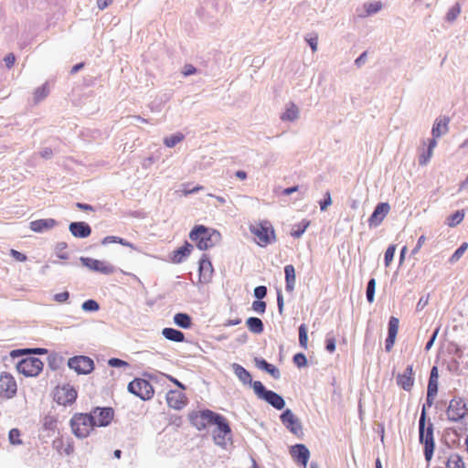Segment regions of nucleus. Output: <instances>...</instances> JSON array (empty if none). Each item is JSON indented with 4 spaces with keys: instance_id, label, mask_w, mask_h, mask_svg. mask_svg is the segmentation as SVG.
<instances>
[{
    "instance_id": "obj_1",
    "label": "nucleus",
    "mask_w": 468,
    "mask_h": 468,
    "mask_svg": "<svg viewBox=\"0 0 468 468\" xmlns=\"http://www.w3.org/2000/svg\"><path fill=\"white\" fill-rule=\"evenodd\" d=\"M189 237L200 250H206L212 248L219 240L220 234L216 230L199 225L192 229Z\"/></svg>"
},
{
    "instance_id": "obj_2",
    "label": "nucleus",
    "mask_w": 468,
    "mask_h": 468,
    "mask_svg": "<svg viewBox=\"0 0 468 468\" xmlns=\"http://www.w3.org/2000/svg\"><path fill=\"white\" fill-rule=\"evenodd\" d=\"M72 433L79 439L89 437L95 428L92 415L88 413H75L69 420Z\"/></svg>"
},
{
    "instance_id": "obj_3",
    "label": "nucleus",
    "mask_w": 468,
    "mask_h": 468,
    "mask_svg": "<svg viewBox=\"0 0 468 468\" xmlns=\"http://www.w3.org/2000/svg\"><path fill=\"white\" fill-rule=\"evenodd\" d=\"M250 231L254 235L256 243L261 247H266L275 241L274 229L268 220L250 225Z\"/></svg>"
},
{
    "instance_id": "obj_4",
    "label": "nucleus",
    "mask_w": 468,
    "mask_h": 468,
    "mask_svg": "<svg viewBox=\"0 0 468 468\" xmlns=\"http://www.w3.org/2000/svg\"><path fill=\"white\" fill-rule=\"evenodd\" d=\"M425 418L426 413L423 409L420 418V441L424 444L425 459L430 462L434 450L433 429L431 424L425 428Z\"/></svg>"
},
{
    "instance_id": "obj_5",
    "label": "nucleus",
    "mask_w": 468,
    "mask_h": 468,
    "mask_svg": "<svg viewBox=\"0 0 468 468\" xmlns=\"http://www.w3.org/2000/svg\"><path fill=\"white\" fill-rule=\"evenodd\" d=\"M252 388L254 389V392L260 399L267 401L269 404H271L273 408L277 410L283 409L285 402L282 396H280L274 391L267 390L261 381H254L252 384Z\"/></svg>"
},
{
    "instance_id": "obj_6",
    "label": "nucleus",
    "mask_w": 468,
    "mask_h": 468,
    "mask_svg": "<svg viewBox=\"0 0 468 468\" xmlns=\"http://www.w3.org/2000/svg\"><path fill=\"white\" fill-rule=\"evenodd\" d=\"M216 429L213 431V440L219 446H226L227 442L231 439V430L225 417L218 415L214 419Z\"/></svg>"
},
{
    "instance_id": "obj_7",
    "label": "nucleus",
    "mask_w": 468,
    "mask_h": 468,
    "mask_svg": "<svg viewBox=\"0 0 468 468\" xmlns=\"http://www.w3.org/2000/svg\"><path fill=\"white\" fill-rule=\"evenodd\" d=\"M129 392L139 397L143 400H148L153 398L154 390L151 383L143 378H135L128 385Z\"/></svg>"
},
{
    "instance_id": "obj_8",
    "label": "nucleus",
    "mask_w": 468,
    "mask_h": 468,
    "mask_svg": "<svg viewBox=\"0 0 468 468\" xmlns=\"http://www.w3.org/2000/svg\"><path fill=\"white\" fill-rule=\"evenodd\" d=\"M43 362L34 356L23 358L16 366L17 371L25 377H37L43 369Z\"/></svg>"
},
{
    "instance_id": "obj_9",
    "label": "nucleus",
    "mask_w": 468,
    "mask_h": 468,
    "mask_svg": "<svg viewBox=\"0 0 468 468\" xmlns=\"http://www.w3.org/2000/svg\"><path fill=\"white\" fill-rule=\"evenodd\" d=\"M218 415L219 414L209 410L195 411L189 415V420L191 424L198 431H203L207 426L213 425L214 419H216Z\"/></svg>"
},
{
    "instance_id": "obj_10",
    "label": "nucleus",
    "mask_w": 468,
    "mask_h": 468,
    "mask_svg": "<svg viewBox=\"0 0 468 468\" xmlns=\"http://www.w3.org/2000/svg\"><path fill=\"white\" fill-rule=\"evenodd\" d=\"M68 367L78 375H88L94 369L93 360L86 356H75L68 360Z\"/></svg>"
},
{
    "instance_id": "obj_11",
    "label": "nucleus",
    "mask_w": 468,
    "mask_h": 468,
    "mask_svg": "<svg viewBox=\"0 0 468 468\" xmlns=\"http://www.w3.org/2000/svg\"><path fill=\"white\" fill-rule=\"evenodd\" d=\"M17 391V385L15 378L7 372L0 373V397L3 399L13 398Z\"/></svg>"
},
{
    "instance_id": "obj_12",
    "label": "nucleus",
    "mask_w": 468,
    "mask_h": 468,
    "mask_svg": "<svg viewBox=\"0 0 468 468\" xmlns=\"http://www.w3.org/2000/svg\"><path fill=\"white\" fill-rule=\"evenodd\" d=\"M92 415V419L95 422V427H105L108 426L114 417V411L112 408L104 407V408H94L92 411L90 413Z\"/></svg>"
},
{
    "instance_id": "obj_13",
    "label": "nucleus",
    "mask_w": 468,
    "mask_h": 468,
    "mask_svg": "<svg viewBox=\"0 0 468 468\" xmlns=\"http://www.w3.org/2000/svg\"><path fill=\"white\" fill-rule=\"evenodd\" d=\"M77 390L73 387L66 385L57 388L55 399L58 404L67 406L74 403L77 399Z\"/></svg>"
},
{
    "instance_id": "obj_14",
    "label": "nucleus",
    "mask_w": 468,
    "mask_h": 468,
    "mask_svg": "<svg viewBox=\"0 0 468 468\" xmlns=\"http://www.w3.org/2000/svg\"><path fill=\"white\" fill-rule=\"evenodd\" d=\"M465 403L461 399H452L446 410V415L449 420L458 421L462 420L466 414Z\"/></svg>"
},
{
    "instance_id": "obj_15",
    "label": "nucleus",
    "mask_w": 468,
    "mask_h": 468,
    "mask_svg": "<svg viewBox=\"0 0 468 468\" xmlns=\"http://www.w3.org/2000/svg\"><path fill=\"white\" fill-rule=\"evenodd\" d=\"M282 423L293 434L300 436L303 434V428L299 419L293 412L287 409L281 415Z\"/></svg>"
},
{
    "instance_id": "obj_16",
    "label": "nucleus",
    "mask_w": 468,
    "mask_h": 468,
    "mask_svg": "<svg viewBox=\"0 0 468 468\" xmlns=\"http://www.w3.org/2000/svg\"><path fill=\"white\" fill-rule=\"evenodd\" d=\"M290 454L293 461L302 468H306L310 458V452L304 444H295L290 448Z\"/></svg>"
},
{
    "instance_id": "obj_17",
    "label": "nucleus",
    "mask_w": 468,
    "mask_h": 468,
    "mask_svg": "<svg viewBox=\"0 0 468 468\" xmlns=\"http://www.w3.org/2000/svg\"><path fill=\"white\" fill-rule=\"evenodd\" d=\"M80 260L82 264L91 271L103 274H111L114 271V267L107 261L91 258H81Z\"/></svg>"
},
{
    "instance_id": "obj_18",
    "label": "nucleus",
    "mask_w": 468,
    "mask_h": 468,
    "mask_svg": "<svg viewBox=\"0 0 468 468\" xmlns=\"http://www.w3.org/2000/svg\"><path fill=\"white\" fill-rule=\"evenodd\" d=\"M390 211V206L387 202L377 205L372 215L368 218L370 228L379 226Z\"/></svg>"
},
{
    "instance_id": "obj_19",
    "label": "nucleus",
    "mask_w": 468,
    "mask_h": 468,
    "mask_svg": "<svg viewBox=\"0 0 468 468\" xmlns=\"http://www.w3.org/2000/svg\"><path fill=\"white\" fill-rule=\"evenodd\" d=\"M166 402L170 408L181 410L186 405L187 398L182 391L170 390L166 394Z\"/></svg>"
},
{
    "instance_id": "obj_20",
    "label": "nucleus",
    "mask_w": 468,
    "mask_h": 468,
    "mask_svg": "<svg viewBox=\"0 0 468 468\" xmlns=\"http://www.w3.org/2000/svg\"><path fill=\"white\" fill-rule=\"evenodd\" d=\"M397 384L406 391H410L414 385V372L411 365L403 373L397 376Z\"/></svg>"
},
{
    "instance_id": "obj_21",
    "label": "nucleus",
    "mask_w": 468,
    "mask_h": 468,
    "mask_svg": "<svg viewBox=\"0 0 468 468\" xmlns=\"http://www.w3.org/2000/svg\"><path fill=\"white\" fill-rule=\"evenodd\" d=\"M438 379H439L438 368H437V367H433L431 370V375H430V379H429L428 388H427V403L429 405L432 404V401L437 395Z\"/></svg>"
},
{
    "instance_id": "obj_22",
    "label": "nucleus",
    "mask_w": 468,
    "mask_h": 468,
    "mask_svg": "<svg viewBox=\"0 0 468 468\" xmlns=\"http://www.w3.org/2000/svg\"><path fill=\"white\" fill-rule=\"evenodd\" d=\"M399 321L397 317L391 316L388 322V334L385 343L386 351L390 352L393 348L398 331Z\"/></svg>"
},
{
    "instance_id": "obj_23",
    "label": "nucleus",
    "mask_w": 468,
    "mask_h": 468,
    "mask_svg": "<svg viewBox=\"0 0 468 468\" xmlns=\"http://www.w3.org/2000/svg\"><path fill=\"white\" fill-rule=\"evenodd\" d=\"M213 274V267L210 261L206 257H202L199 261V279L204 282H209Z\"/></svg>"
},
{
    "instance_id": "obj_24",
    "label": "nucleus",
    "mask_w": 468,
    "mask_h": 468,
    "mask_svg": "<svg viewBox=\"0 0 468 468\" xmlns=\"http://www.w3.org/2000/svg\"><path fill=\"white\" fill-rule=\"evenodd\" d=\"M71 234L76 238H87L91 233L90 227L85 222H72L69 225Z\"/></svg>"
},
{
    "instance_id": "obj_25",
    "label": "nucleus",
    "mask_w": 468,
    "mask_h": 468,
    "mask_svg": "<svg viewBox=\"0 0 468 468\" xmlns=\"http://www.w3.org/2000/svg\"><path fill=\"white\" fill-rule=\"evenodd\" d=\"M449 122H450V118H448V117H442V118L441 117V118L436 119L434 122L432 130H431V133L433 136L432 139L436 140L442 134L447 133L448 130H449V127H448Z\"/></svg>"
},
{
    "instance_id": "obj_26",
    "label": "nucleus",
    "mask_w": 468,
    "mask_h": 468,
    "mask_svg": "<svg viewBox=\"0 0 468 468\" xmlns=\"http://www.w3.org/2000/svg\"><path fill=\"white\" fill-rule=\"evenodd\" d=\"M57 222L53 218H43L31 221L29 224L30 229L34 232H43L48 229H53Z\"/></svg>"
},
{
    "instance_id": "obj_27",
    "label": "nucleus",
    "mask_w": 468,
    "mask_h": 468,
    "mask_svg": "<svg viewBox=\"0 0 468 468\" xmlns=\"http://www.w3.org/2000/svg\"><path fill=\"white\" fill-rule=\"evenodd\" d=\"M192 249L193 246L190 243L186 242L184 246L178 248L173 252V256L171 258L172 261L174 263L182 262L184 259L191 253Z\"/></svg>"
},
{
    "instance_id": "obj_28",
    "label": "nucleus",
    "mask_w": 468,
    "mask_h": 468,
    "mask_svg": "<svg viewBox=\"0 0 468 468\" xmlns=\"http://www.w3.org/2000/svg\"><path fill=\"white\" fill-rule=\"evenodd\" d=\"M286 291L292 292L295 285V269L292 264L284 267Z\"/></svg>"
},
{
    "instance_id": "obj_29",
    "label": "nucleus",
    "mask_w": 468,
    "mask_h": 468,
    "mask_svg": "<svg viewBox=\"0 0 468 468\" xmlns=\"http://www.w3.org/2000/svg\"><path fill=\"white\" fill-rule=\"evenodd\" d=\"M437 145V141L435 139H431L428 144L427 151H423L419 156V164L420 165H426L433 154V150Z\"/></svg>"
},
{
    "instance_id": "obj_30",
    "label": "nucleus",
    "mask_w": 468,
    "mask_h": 468,
    "mask_svg": "<svg viewBox=\"0 0 468 468\" xmlns=\"http://www.w3.org/2000/svg\"><path fill=\"white\" fill-rule=\"evenodd\" d=\"M162 335L168 340L174 341V342H184L185 341V335L184 334L176 329L166 327L164 328L162 331Z\"/></svg>"
},
{
    "instance_id": "obj_31",
    "label": "nucleus",
    "mask_w": 468,
    "mask_h": 468,
    "mask_svg": "<svg viewBox=\"0 0 468 468\" xmlns=\"http://www.w3.org/2000/svg\"><path fill=\"white\" fill-rule=\"evenodd\" d=\"M246 324L249 330L254 334H261L263 332V323L260 318L250 317L247 319Z\"/></svg>"
},
{
    "instance_id": "obj_32",
    "label": "nucleus",
    "mask_w": 468,
    "mask_h": 468,
    "mask_svg": "<svg viewBox=\"0 0 468 468\" xmlns=\"http://www.w3.org/2000/svg\"><path fill=\"white\" fill-rule=\"evenodd\" d=\"M233 369L237 377L244 384L251 382V376L250 372L239 364H233Z\"/></svg>"
},
{
    "instance_id": "obj_33",
    "label": "nucleus",
    "mask_w": 468,
    "mask_h": 468,
    "mask_svg": "<svg viewBox=\"0 0 468 468\" xmlns=\"http://www.w3.org/2000/svg\"><path fill=\"white\" fill-rule=\"evenodd\" d=\"M446 468H465V463L459 454L452 453L447 459Z\"/></svg>"
},
{
    "instance_id": "obj_34",
    "label": "nucleus",
    "mask_w": 468,
    "mask_h": 468,
    "mask_svg": "<svg viewBox=\"0 0 468 468\" xmlns=\"http://www.w3.org/2000/svg\"><path fill=\"white\" fill-rule=\"evenodd\" d=\"M174 322L182 328H189L191 326V317L183 313H178L174 316Z\"/></svg>"
},
{
    "instance_id": "obj_35",
    "label": "nucleus",
    "mask_w": 468,
    "mask_h": 468,
    "mask_svg": "<svg viewBox=\"0 0 468 468\" xmlns=\"http://www.w3.org/2000/svg\"><path fill=\"white\" fill-rule=\"evenodd\" d=\"M464 218V212L463 210H457L452 215L449 216L447 218V225L451 228H453L460 224Z\"/></svg>"
},
{
    "instance_id": "obj_36",
    "label": "nucleus",
    "mask_w": 468,
    "mask_h": 468,
    "mask_svg": "<svg viewBox=\"0 0 468 468\" xmlns=\"http://www.w3.org/2000/svg\"><path fill=\"white\" fill-rule=\"evenodd\" d=\"M259 367L261 368L264 369L265 371H267L269 374H271L275 378H278L280 377L279 369L275 366L268 363L264 359H262L259 362Z\"/></svg>"
},
{
    "instance_id": "obj_37",
    "label": "nucleus",
    "mask_w": 468,
    "mask_h": 468,
    "mask_svg": "<svg viewBox=\"0 0 468 468\" xmlns=\"http://www.w3.org/2000/svg\"><path fill=\"white\" fill-rule=\"evenodd\" d=\"M298 108L296 105L292 104L290 105L285 112L282 115V119L283 121H294L298 118Z\"/></svg>"
},
{
    "instance_id": "obj_38",
    "label": "nucleus",
    "mask_w": 468,
    "mask_h": 468,
    "mask_svg": "<svg viewBox=\"0 0 468 468\" xmlns=\"http://www.w3.org/2000/svg\"><path fill=\"white\" fill-rule=\"evenodd\" d=\"M299 344L302 348H308L307 326L304 324L299 326Z\"/></svg>"
},
{
    "instance_id": "obj_39",
    "label": "nucleus",
    "mask_w": 468,
    "mask_h": 468,
    "mask_svg": "<svg viewBox=\"0 0 468 468\" xmlns=\"http://www.w3.org/2000/svg\"><path fill=\"white\" fill-rule=\"evenodd\" d=\"M183 139H184V135L182 133H178L173 134L171 136L165 137L164 139V144L167 147H174L176 144H177L178 143L183 141Z\"/></svg>"
},
{
    "instance_id": "obj_40",
    "label": "nucleus",
    "mask_w": 468,
    "mask_h": 468,
    "mask_svg": "<svg viewBox=\"0 0 468 468\" xmlns=\"http://www.w3.org/2000/svg\"><path fill=\"white\" fill-rule=\"evenodd\" d=\"M468 248V243L464 242L454 252L453 254L451 256L450 258V262L451 263H454L456 261H458L462 256L463 255V253L466 251Z\"/></svg>"
},
{
    "instance_id": "obj_41",
    "label": "nucleus",
    "mask_w": 468,
    "mask_h": 468,
    "mask_svg": "<svg viewBox=\"0 0 468 468\" xmlns=\"http://www.w3.org/2000/svg\"><path fill=\"white\" fill-rule=\"evenodd\" d=\"M396 251V245H389L385 252V265L388 267L393 261L394 254Z\"/></svg>"
},
{
    "instance_id": "obj_42",
    "label": "nucleus",
    "mask_w": 468,
    "mask_h": 468,
    "mask_svg": "<svg viewBox=\"0 0 468 468\" xmlns=\"http://www.w3.org/2000/svg\"><path fill=\"white\" fill-rule=\"evenodd\" d=\"M376 281L375 279L369 280L367 287V299L369 303H373L375 295Z\"/></svg>"
},
{
    "instance_id": "obj_43",
    "label": "nucleus",
    "mask_w": 468,
    "mask_h": 468,
    "mask_svg": "<svg viewBox=\"0 0 468 468\" xmlns=\"http://www.w3.org/2000/svg\"><path fill=\"white\" fill-rule=\"evenodd\" d=\"M20 431L18 429H12L9 431V441L14 445H18L22 443V441L20 440Z\"/></svg>"
},
{
    "instance_id": "obj_44",
    "label": "nucleus",
    "mask_w": 468,
    "mask_h": 468,
    "mask_svg": "<svg viewBox=\"0 0 468 468\" xmlns=\"http://www.w3.org/2000/svg\"><path fill=\"white\" fill-rule=\"evenodd\" d=\"M293 363L298 367H304L307 366V358L305 356L304 354L303 353H298V354H295L293 356Z\"/></svg>"
},
{
    "instance_id": "obj_45",
    "label": "nucleus",
    "mask_w": 468,
    "mask_h": 468,
    "mask_svg": "<svg viewBox=\"0 0 468 468\" xmlns=\"http://www.w3.org/2000/svg\"><path fill=\"white\" fill-rule=\"evenodd\" d=\"M460 13H461L460 5H455L447 13L446 19L448 21H450V22H452V21H454L456 19V17L460 15Z\"/></svg>"
},
{
    "instance_id": "obj_46",
    "label": "nucleus",
    "mask_w": 468,
    "mask_h": 468,
    "mask_svg": "<svg viewBox=\"0 0 468 468\" xmlns=\"http://www.w3.org/2000/svg\"><path fill=\"white\" fill-rule=\"evenodd\" d=\"M110 242L120 243V244H122L123 246L131 247V244L129 242H127L123 239L116 237V236H108V237L104 238V239L102 241L103 244H107V243H110Z\"/></svg>"
},
{
    "instance_id": "obj_47",
    "label": "nucleus",
    "mask_w": 468,
    "mask_h": 468,
    "mask_svg": "<svg viewBox=\"0 0 468 468\" xmlns=\"http://www.w3.org/2000/svg\"><path fill=\"white\" fill-rule=\"evenodd\" d=\"M82 309L84 311L94 312L99 310V304L94 300H87L82 303Z\"/></svg>"
},
{
    "instance_id": "obj_48",
    "label": "nucleus",
    "mask_w": 468,
    "mask_h": 468,
    "mask_svg": "<svg viewBox=\"0 0 468 468\" xmlns=\"http://www.w3.org/2000/svg\"><path fill=\"white\" fill-rule=\"evenodd\" d=\"M57 250V255L58 258L67 260L69 258L68 252H67V244L65 242H61L58 244Z\"/></svg>"
},
{
    "instance_id": "obj_49",
    "label": "nucleus",
    "mask_w": 468,
    "mask_h": 468,
    "mask_svg": "<svg viewBox=\"0 0 468 468\" xmlns=\"http://www.w3.org/2000/svg\"><path fill=\"white\" fill-rule=\"evenodd\" d=\"M252 310L258 314H264L266 310V303L263 301H254L252 303Z\"/></svg>"
},
{
    "instance_id": "obj_50",
    "label": "nucleus",
    "mask_w": 468,
    "mask_h": 468,
    "mask_svg": "<svg viewBox=\"0 0 468 468\" xmlns=\"http://www.w3.org/2000/svg\"><path fill=\"white\" fill-rule=\"evenodd\" d=\"M366 10L367 14H373L379 11L382 7V5L380 2H375V3H368L365 5Z\"/></svg>"
},
{
    "instance_id": "obj_51",
    "label": "nucleus",
    "mask_w": 468,
    "mask_h": 468,
    "mask_svg": "<svg viewBox=\"0 0 468 468\" xmlns=\"http://www.w3.org/2000/svg\"><path fill=\"white\" fill-rule=\"evenodd\" d=\"M48 93V90L46 86H42L38 89H37V90L35 91V99L37 101H40L42 99H44L45 97H47Z\"/></svg>"
},
{
    "instance_id": "obj_52",
    "label": "nucleus",
    "mask_w": 468,
    "mask_h": 468,
    "mask_svg": "<svg viewBox=\"0 0 468 468\" xmlns=\"http://www.w3.org/2000/svg\"><path fill=\"white\" fill-rule=\"evenodd\" d=\"M332 204L330 192H326L324 195V199L320 201V208L322 211L326 210V208Z\"/></svg>"
},
{
    "instance_id": "obj_53",
    "label": "nucleus",
    "mask_w": 468,
    "mask_h": 468,
    "mask_svg": "<svg viewBox=\"0 0 468 468\" xmlns=\"http://www.w3.org/2000/svg\"><path fill=\"white\" fill-rule=\"evenodd\" d=\"M203 189V186H196L195 187L193 188H189L188 187V185H183V190H182V193L184 196H188L190 194H193V193H196V192H198L200 190Z\"/></svg>"
},
{
    "instance_id": "obj_54",
    "label": "nucleus",
    "mask_w": 468,
    "mask_h": 468,
    "mask_svg": "<svg viewBox=\"0 0 468 468\" xmlns=\"http://www.w3.org/2000/svg\"><path fill=\"white\" fill-rule=\"evenodd\" d=\"M267 294V288L265 286H258L254 289V295L257 299L261 300Z\"/></svg>"
},
{
    "instance_id": "obj_55",
    "label": "nucleus",
    "mask_w": 468,
    "mask_h": 468,
    "mask_svg": "<svg viewBox=\"0 0 468 468\" xmlns=\"http://www.w3.org/2000/svg\"><path fill=\"white\" fill-rule=\"evenodd\" d=\"M57 425V420L54 417L48 416L45 418L44 426L46 429H55Z\"/></svg>"
},
{
    "instance_id": "obj_56",
    "label": "nucleus",
    "mask_w": 468,
    "mask_h": 468,
    "mask_svg": "<svg viewBox=\"0 0 468 468\" xmlns=\"http://www.w3.org/2000/svg\"><path fill=\"white\" fill-rule=\"evenodd\" d=\"M306 41L309 43L313 52H315L317 50V45H318V37L317 35L310 36L306 38Z\"/></svg>"
},
{
    "instance_id": "obj_57",
    "label": "nucleus",
    "mask_w": 468,
    "mask_h": 468,
    "mask_svg": "<svg viewBox=\"0 0 468 468\" xmlns=\"http://www.w3.org/2000/svg\"><path fill=\"white\" fill-rule=\"evenodd\" d=\"M11 256L17 261L23 262L27 261V256L14 249L10 250Z\"/></svg>"
},
{
    "instance_id": "obj_58",
    "label": "nucleus",
    "mask_w": 468,
    "mask_h": 468,
    "mask_svg": "<svg viewBox=\"0 0 468 468\" xmlns=\"http://www.w3.org/2000/svg\"><path fill=\"white\" fill-rule=\"evenodd\" d=\"M5 63L8 69H11L16 61V57L13 53H9L5 57Z\"/></svg>"
},
{
    "instance_id": "obj_59",
    "label": "nucleus",
    "mask_w": 468,
    "mask_h": 468,
    "mask_svg": "<svg viewBox=\"0 0 468 468\" xmlns=\"http://www.w3.org/2000/svg\"><path fill=\"white\" fill-rule=\"evenodd\" d=\"M425 241H426V237L424 235H421L417 241L416 247L412 250V253L417 254L420 250V249L423 246V244L425 243Z\"/></svg>"
},
{
    "instance_id": "obj_60",
    "label": "nucleus",
    "mask_w": 468,
    "mask_h": 468,
    "mask_svg": "<svg viewBox=\"0 0 468 468\" xmlns=\"http://www.w3.org/2000/svg\"><path fill=\"white\" fill-rule=\"evenodd\" d=\"M69 297V293L68 292H62L55 294L54 299L58 303L66 302Z\"/></svg>"
},
{
    "instance_id": "obj_61",
    "label": "nucleus",
    "mask_w": 468,
    "mask_h": 468,
    "mask_svg": "<svg viewBox=\"0 0 468 468\" xmlns=\"http://www.w3.org/2000/svg\"><path fill=\"white\" fill-rule=\"evenodd\" d=\"M73 452H74V444H73L72 441H68L67 443H66L65 448L63 449V452L66 455H70V454L73 453Z\"/></svg>"
},
{
    "instance_id": "obj_62",
    "label": "nucleus",
    "mask_w": 468,
    "mask_h": 468,
    "mask_svg": "<svg viewBox=\"0 0 468 468\" xmlns=\"http://www.w3.org/2000/svg\"><path fill=\"white\" fill-rule=\"evenodd\" d=\"M113 0H97V6L100 10H103L108 7Z\"/></svg>"
},
{
    "instance_id": "obj_63",
    "label": "nucleus",
    "mask_w": 468,
    "mask_h": 468,
    "mask_svg": "<svg viewBox=\"0 0 468 468\" xmlns=\"http://www.w3.org/2000/svg\"><path fill=\"white\" fill-rule=\"evenodd\" d=\"M326 350L330 353L335 352V340L334 338H330L326 340Z\"/></svg>"
},
{
    "instance_id": "obj_64",
    "label": "nucleus",
    "mask_w": 468,
    "mask_h": 468,
    "mask_svg": "<svg viewBox=\"0 0 468 468\" xmlns=\"http://www.w3.org/2000/svg\"><path fill=\"white\" fill-rule=\"evenodd\" d=\"M109 364L112 367H120V366L125 365L126 363L118 358H112L109 360Z\"/></svg>"
}]
</instances>
